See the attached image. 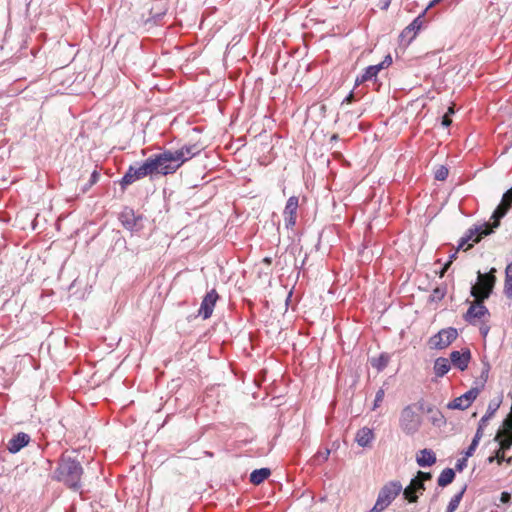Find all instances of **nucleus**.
Returning a JSON list of instances; mask_svg holds the SVG:
<instances>
[{
	"label": "nucleus",
	"instance_id": "1",
	"mask_svg": "<svg viewBox=\"0 0 512 512\" xmlns=\"http://www.w3.org/2000/svg\"><path fill=\"white\" fill-rule=\"evenodd\" d=\"M201 150L202 147L198 144H189L177 150H166L151 156L141 164L130 166L122 178V184L129 185L146 176L173 174L185 162L198 155Z\"/></svg>",
	"mask_w": 512,
	"mask_h": 512
},
{
	"label": "nucleus",
	"instance_id": "2",
	"mask_svg": "<svg viewBox=\"0 0 512 512\" xmlns=\"http://www.w3.org/2000/svg\"><path fill=\"white\" fill-rule=\"evenodd\" d=\"M512 205V188L504 193L501 203L497 206L492 214L493 223H484L482 225L475 226L469 229L467 235L461 238L459 249H469L474 243H478L484 236H487L493 232L495 228L499 226L500 219L503 218Z\"/></svg>",
	"mask_w": 512,
	"mask_h": 512
},
{
	"label": "nucleus",
	"instance_id": "3",
	"mask_svg": "<svg viewBox=\"0 0 512 512\" xmlns=\"http://www.w3.org/2000/svg\"><path fill=\"white\" fill-rule=\"evenodd\" d=\"M82 467L69 456H63L57 469V478L73 489L79 488Z\"/></svg>",
	"mask_w": 512,
	"mask_h": 512
},
{
	"label": "nucleus",
	"instance_id": "4",
	"mask_svg": "<svg viewBox=\"0 0 512 512\" xmlns=\"http://www.w3.org/2000/svg\"><path fill=\"white\" fill-rule=\"evenodd\" d=\"M400 481L393 480L384 484L379 490L374 506L368 512H383L402 492Z\"/></svg>",
	"mask_w": 512,
	"mask_h": 512
},
{
	"label": "nucleus",
	"instance_id": "5",
	"mask_svg": "<svg viewBox=\"0 0 512 512\" xmlns=\"http://www.w3.org/2000/svg\"><path fill=\"white\" fill-rule=\"evenodd\" d=\"M400 428L407 435L415 434L422 423L421 415L412 405L406 406L400 415Z\"/></svg>",
	"mask_w": 512,
	"mask_h": 512
},
{
	"label": "nucleus",
	"instance_id": "6",
	"mask_svg": "<svg viewBox=\"0 0 512 512\" xmlns=\"http://www.w3.org/2000/svg\"><path fill=\"white\" fill-rule=\"evenodd\" d=\"M471 294L475 297V301L471 304L465 314V320L471 324H475L478 320L482 319L487 313V308L483 305V300L478 294V287L472 286Z\"/></svg>",
	"mask_w": 512,
	"mask_h": 512
},
{
	"label": "nucleus",
	"instance_id": "7",
	"mask_svg": "<svg viewBox=\"0 0 512 512\" xmlns=\"http://www.w3.org/2000/svg\"><path fill=\"white\" fill-rule=\"evenodd\" d=\"M458 336L455 328L442 329L429 339V346L432 349H444L448 347Z\"/></svg>",
	"mask_w": 512,
	"mask_h": 512
},
{
	"label": "nucleus",
	"instance_id": "8",
	"mask_svg": "<svg viewBox=\"0 0 512 512\" xmlns=\"http://www.w3.org/2000/svg\"><path fill=\"white\" fill-rule=\"evenodd\" d=\"M495 272V268H492L488 274H482L480 271L478 272V283L475 286L478 287V294L482 299L488 298L492 292L496 281L494 275Z\"/></svg>",
	"mask_w": 512,
	"mask_h": 512
},
{
	"label": "nucleus",
	"instance_id": "9",
	"mask_svg": "<svg viewBox=\"0 0 512 512\" xmlns=\"http://www.w3.org/2000/svg\"><path fill=\"white\" fill-rule=\"evenodd\" d=\"M218 298V294L215 290H211L205 295L198 311L199 315L202 316L203 319H208L212 315Z\"/></svg>",
	"mask_w": 512,
	"mask_h": 512
},
{
	"label": "nucleus",
	"instance_id": "10",
	"mask_svg": "<svg viewBox=\"0 0 512 512\" xmlns=\"http://www.w3.org/2000/svg\"><path fill=\"white\" fill-rule=\"evenodd\" d=\"M478 395L477 389H471L461 395L460 397L455 398L452 402L448 404V408L450 409H461L464 410L468 408L471 403L476 399Z\"/></svg>",
	"mask_w": 512,
	"mask_h": 512
},
{
	"label": "nucleus",
	"instance_id": "11",
	"mask_svg": "<svg viewBox=\"0 0 512 512\" xmlns=\"http://www.w3.org/2000/svg\"><path fill=\"white\" fill-rule=\"evenodd\" d=\"M298 208V198L292 196L288 199L284 209V221L286 227H293L296 223V212Z\"/></svg>",
	"mask_w": 512,
	"mask_h": 512
},
{
	"label": "nucleus",
	"instance_id": "12",
	"mask_svg": "<svg viewBox=\"0 0 512 512\" xmlns=\"http://www.w3.org/2000/svg\"><path fill=\"white\" fill-rule=\"evenodd\" d=\"M424 490V484L420 483L419 479L414 478L406 488H403L402 492L406 500L409 502H416L418 494H422Z\"/></svg>",
	"mask_w": 512,
	"mask_h": 512
},
{
	"label": "nucleus",
	"instance_id": "13",
	"mask_svg": "<svg viewBox=\"0 0 512 512\" xmlns=\"http://www.w3.org/2000/svg\"><path fill=\"white\" fill-rule=\"evenodd\" d=\"M470 358L469 350L453 351L450 354L451 363L462 371L467 368Z\"/></svg>",
	"mask_w": 512,
	"mask_h": 512
},
{
	"label": "nucleus",
	"instance_id": "14",
	"mask_svg": "<svg viewBox=\"0 0 512 512\" xmlns=\"http://www.w3.org/2000/svg\"><path fill=\"white\" fill-rule=\"evenodd\" d=\"M30 441V437L26 433H18L15 437L9 440L7 444V449L11 453H17L23 447H25Z\"/></svg>",
	"mask_w": 512,
	"mask_h": 512
},
{
	"label": "nucleus",
	"instance_id": "15",
	"mask_svg": "<svg viewBox=\"0 0 512 512\" xmlns=\"http://www.w3.org/2000/svg\"><path fill=\"white\" fill-rule=\"evenodd\" d=\"M374 438L375 436L373 430L368 427H363L357 431L355 435V442L360 447L364 448L369 446L373 442Z\"/></svg>",
	"mask_w": 512,
	"mask_h": 512
},
{
	"label": "nucleus",
	"instance_id": "16",
	"mask_svg": "<svg viewBox=\"0 0 512 512\" xmlns=\"http://www.w3.org/2000/svg\"><path fill=\"white\" fill-rule=\"evenodd\" d=\"M416 462L420 467H430L436 462V455L430 449H422L416 454Z\"/></svg>",
	"mask_w": 512,
	"mask_h": 512
},
{
	"label": "nucleus",
	"instance_id": "17",
	"mask_svg": "<svg viewBox=\"0 0 512 512\" xmlns=\"http://www.w3.org/2000/svg\"><path fill=\"white\" fill-rule=\"evenodd\" d=\"M422 25V19L421 16H418L416 19L413 20V22L408 25L403 32L401 33L402 38H408L409 41H411L417 34V32L420 30Z\"/></svg>",
	"mask_w": 512,
	"mask_h": 512
},
{
	"label": "nucleus",
	"instance_id": "18",
	"mask_svg": "<svg viewBox=\"0 0 512 512\" xmlns=\"http://www.w3.org/2000/svg\"><path fill=\"white\" fill-rule=\"evenodd\" d=\"M450 370V363L446 358H437L434 364V373L438 377L444 376Z\"/></svg>",
	"mask_w": 512,
	"mask_h": 512
},
{
	"label": "nucleus",
	"instance_id": "19",
	"mask_svg": "<svg viewBox=\"0 0 512 512\" xmlns=\"http://www.w3.org/2000/svg\"><path fill=\"white\" fill-rule=\"evenodd\" d=\"M270 473L271 472L268 468H261V469L254 470L250 474V481L255 485H259L260 483H262L265 479H267L269 477Z\"/></svg>",
	"mask_w": 512,
	"mask_h": 512
},
{
	"label": "nucleus",
	"instance_id": "20",
	"mask_svg": "<svg viewBox=\"0 0 512 512\" xmlns=\"http://www.w3.org/2000/svg\"><path fill=\"white\" fill-rule=\"evenodd\" d=\"M454 477L455 473L453 469L446 468L441 472L440 476L438 477V485L441 487H445L453 481Z\"/></svg>",
	"mask_w": 512,
	"mask_h": 512
},
{
	"label": "nucleus",
	"instance_id": "21",
	"mask_svg": "<svg viewBox=\"0 0 512 512\" xmlns=\"http://www.w3.org/2000/svg\"><path fill=\"white\" fill-rule=\"evenodd\" d=\"M389 362V356L386 354H381L378 357L371 359V365L376 368L378 371L383 370Z\"/></svg>",
	"mask_w": 512,
	"mask_h": 512
},
{
	"label": "nucleus",
	"instance_id": "22",
	"mask_svg": "<svg viewBox=\"0 0 512 512\" xmlns=\"http://www.w3.org/2000/svg\"><path fill=\"white\" fill-rule=\"evenodd\" d=\"M383 69V65H372L366 68L365 72L362 74V80H370L373 77H376L377 74Z\"/></svg>",
	"mask_w": 512,
	"mask_h": 512
},
{
	"label": "nucleus",
	"instance_id": "23",
	"mask_svg": "<svg viewBox=\"0 0 512 512\" xmlns=\"http://www.w3.org/2000/svg\"><path fill=\"white\" fill-rule=\"evenodd\" d=\"M465 488H463L459 493H457L449 502L447 511L446 512H454L462 499V496L464 494Z\"/></svg>",
	"mask_w": 512,
	"mask_h": 512
},
{
	"label": "nucleus",
	"instance_id": "24",
	"mask_svg": "<svg viewBox=\"0 0 512 512\" xmlns=\"http://www.w3.org/2000/svg\"><path fill=\"white\" fill-rule=\"evenodd\" d=\"M121 220H122V223L125 225L126 228L133 229V227L135 225V222L133 220V213H132V211L124 212L121 215Z\"/></svg>",
	"mask_w": 512,
	"mask_h": 512
},
{
	"label": "nucleus",
	"instance_id": "25",
	"mask_svg": "<svg viewBox=\"0 0 512 512\" xmlns=\"http://www.w3.org/2000/svg\"><path fill=\"white\" fill-rule=\"evenodd\" d=\"M384 396H385L384 389H379L376 392L374 403H373V407H372L373 410H376V409H378L381 406V404L383 402V399H384Z\"/></svg>",
	"mask_w": 512,
	"mask_h": 512
},
{
	"label": "nucleus",
	"instance_id": "26",
	"mask_svg": "<svg viewBox=\"0 0 512 512\" xmlns=\"http://www.w3.org/2000/svg\"><path fill=\"white\" fill-rule=\"evenodd\" d=\"M448 169L445 166H439L435 170V178L439 181H443L448 176Z\"/></svg>",
	"mask_w": 512,
	"mask_h": 512
},
{
	"label": "nucleus",
	"instance_id": "27",
	"mask_svg": "<svg viewBox=\"0 0 512 512\" xmlns=\"http://www.w3.org/2000/svg\"><path fill=\"white\" fill-rule=\"evenodd\" d=\"M498 408H499L498 402H490L485 415L489 416V419H491Z\"/></svg>",
	"mask_w": 512,
	"mask_h": 512
},
{
	"label": "nucleus",
	"instance_id": "28",
	"mask_svg": "<svg viewBox=\"0 0 512 512\" xmlns=\"http://www.w3.org/2000/svg\"><path fill=\"white\" fill-rule=\"evenodd\" d=\"M478 444H479V442L477 440H474V439L472 440L470 446L468 447V449L465 452L466 457H470V456L473 455V453L475 452Z\"/></svg>",
	"mask_w": 512,
	"mask_h": 512
},
{
	"label": "nucleus",
	"instance_id": "29",
	"mask_svg": "<svg viewBox=\"0 0 512 512\" xmlns=\"http://www.w3.org/2000/svg\"><path fill=\"white\" fill-rule=\"evenodd\" d=\"M415 479H419L420 483L424 484V481H427V480L431 479V474L428 473V472L419 471L417 473V476L415 477Z\"/></svg>",
	"mask_w": 512,
	"mask_h": 512
},
{
	"label": "nucleus",
	"instance_id": "30",
	"mask_svg": "<svg viewBox=\"0 0 512 512\" xmlns=\"http://www.w3.org/2000/svg\"><path fill=\"white\" fill-rule=\"evenodd\" d=\"M445 295V292L443 289H440V288H436L434 289L433 293H432V300H441Z\"/></svg>",
	"mask_w": 512,
	"mask_h": 512
},
{
	"label": "nucleus",
	"instance_id": "31",
	"mask_svg": "<svg viewBox=\"0 0 512 512\" xmlns=\"http://www.w3.org/2000/svg\"><path fill=\"white\" fill-rule=\"evenodd\" d=\"M330 455V450L325 449L324 451H320L316 455V459H321L323 461H326Z\"/></svg>",
	"mask_w": 512,
	"mask_h": 512
},
{
	"label": "nucleus",
	"instance_id": "32",
	"mask_svg": "<svg viewBox=\"0 0 512 512\" xmlns=\"http://www.w3.org/2000/svg\"><path fill=\"white\" fill-rule=\"evenodd\" d=\"M468 458H469V457H466V456H465V457H463L462 459H459V460L457 461L456 468H457L459 471L463 470V469L466 467V465H467V459H468Z\"/></svg>",
	"mask_w": 512,
	"mask_h": 512
},
{
	"label": "nucleus",
	"instance_id": "33",
	"mask_svg": "<svg viewBox=\"0 0 512 512\" xmlns=\"http://www.w3.org/2000/svg\"><path fill=\"white\" fill-rule=\"evenodd\" d=\"M505 291L507 293H512V277L511 278H506L505 277Z\"/></svg>",
	"mask_w": 512,
	"mask_h": 512
},
{
	"label": "nucleus",
	"instance_id": "34",
	"mask_svg": "<svg viewBox=\"0 0 512 512\" xmlns=\"http://www.w3.org/2000/svg\"><path fill=\"white\" fill-rule=\"evenodd\" d=\"M483 430L484 429H482V425H478L477 431L473 439L479 442L483 436Z\"/></svg>",
	"mask_w": 512,
	"mask_h": 512
},
{
	"label": "nucleus",
	"instance_id": "35",
	"mask_svg": "<svg viewBox=\"0 0 512 512\" xmlns=\"http://www.w3.org/2000/svg\"><path fill=\"white\" fill-rule=\"evenodd\" d=\"M455 256L456 254H452L450 256V260L445 264V266L443 267L441 273H440V276L442 277L444 275V273L447 271L448 267L450 266V264L452 263L453 259H455Z\"/></svg>",
	"mask_w": 512,
	"mask_h": 512
},
{
	"label": "nucleus",
	"instance_id": "36",
	"mask_svg": "<svg viewBox=\"0 0 512 512\" xmlns=\"http://www.w3.org/2000/svg\"><path fill=\"white\" fill-rule=\"evenodd\" d=\"M510 499H511L510 493H508V492L501 493L500 501L502 503H508L510 501Z\"/></svg>",
	"mask_w": 512,
	"mask_h": 512
},
{
	"label": "nucleus",
	"instance_id": "37",
	"mask_svg": "<svg viewBox=\"0 0 512 512\" xmlns=\"http://www.w3.org/2000/svg\"><path fill=\"white\" fill-rule=\"evenodd\" d=\"M391 63H392V58L390 55H387L379 65H383V68H385V67H388Z\"/></svg>",
	"mask_w": 512,
	"mask_h": 512
},
{
	"label": "nucleus",
	"instance_id": "38",
	"mask_svg": "<svg viewBox=\"0 0 512 512\" xmlns=\"http://www.w3.org/2000/svg\"><path fill=\"white\" fill-rule=\"evenodd\" d=\"M452 120L448 114H445L442 119V125L448 127L451 124Z\"/></svg>",
	"mask_w": 512,
	"mask_h": 512
},
{
	"label": "nucleus",
	"instance_id": "39",
	"mask_svg": "<svg viewBox=\"0 0 512 512\" xmlns=\"http://www.w3.org/2000/svg\"><path fill=\"white\" fill-rule=\"evenodd\" d=\"M505 276L506 278H512V262L507 265L505 269Z\"/></svg>",
	"mask_w": 512,
	"mask_h": 512
},
{
	"label": "nucleus",
	"instance_id": "40",
	"mask_svg": "<svg viewBox=\"0 0 512 512\" xmlns=\"http://www.w3.org/2000/svg\"><path fill=\"white\" fill-rule=\"evenodd\" d=\"M488 420H489V416H486V415H484V416L481 418V420H480V422H479V425H482V429H484V427L486 426V424H487Z\"/></svg>",
	"mask_w": 512,
	"mask_h": 512
},
{
	"label": "nucleus",
	"instance_id": "41",
	"mask_svg": "<svg viewBox=\"0 0 512 512\" xmlns=\"http://www.w3.org/2000/svg\"><path fill=\"white\" fill-rule=\"evenodd\" d=\"M98 178H99V174H98L96 171H94V172L91 174V184L96 183V182H97V180H98Z\"/></svg>",
	"mask_w": 512,
	"mask_h": 512
},
{
	"label": "nucleus",
	"instance_id": "42",
	"mask_svg": "<svg viewBox=\"0 0 512 512\" xmlns=\"http://www.w3.org/2000/svg\"><path fill=\"white\" fill-rule=\"evenodd\" d=\"M353 99V93H350L344 100V102L350 103Z\"/></svg>",
	"mask_w": 512,
	"mask_h": 512
},
{
	"label": "nucleus",
	"instance_id": "43",
	"mask_svg": "<svg viewBox=\"0 0 512 512\" xmlns=\"http://www.w3.org/2000/svg\"><path fill=\"white\" fill-rule=\"evenodd\" d=\"M365 81H366V80H362V75H361L360 77H357V78H356L355 83H356V85H359V84H361V83H363V82H365Z\"/></svg>",
	"mask_w": 512,
	"mask_h": 512
},
{
	"label": "nucleus",
	"instance_id": "44",
	"mask_svg": "<svg viewBox=\"0 0 512 512\" xmlns=\"http://www.w3.org/2000/svg\"><path fill=\"white\" fill-rule=\"evenodd\" d=\"M391 0H383V9L388 8Z\"/></svg>",
	"mask_w": 512,
	"mask_h": 512
},
{
	"label": "nucleus",
	"instance_id": "45",
	"mask_svg": "<svg viewBox=\"0 0 512 512\" xmlns=\"http://www.w3.org/2000/svg\"><path fill=\"white\" fill-rule=\"evenodd\" d=\"M440 1H441V0H433V1L429 4L428 8H430V7L434 6L435 4L439 3Z\"/></svg>",
	"mask_w": 512,
	"mask_h": 512
},
{
	"label": "nucleus",
	"instance_id": "46",
	"mask_svg": "<svg viewBox=\"0 0 512 512\" xmlns=\"http://www.w3.org/2000/svg\"><path fill=\"white\" fill-rule=\"evenodd\" d=\"M446 114H448L449 116L454 114V108L453 107H449L448 112Z\"/></svg>",
	"mask_w": 512,
	"mask_h": 512
},
{
	"label": "nucleus",
	"instance_id": "47",
	"mask_svg": "<svg viewBox=\"0 0 512 512\" xmlns=\"http://www.w3.org/2000/svg\"><path fill=\"white\" fill-rule=\"evenodd\" d=\"M506 462H507L508 464H512V457H509L508 459H506Z\"/></svg>",
	"mask_w": 512,
	"mask_h": 512
}]
</instances>
